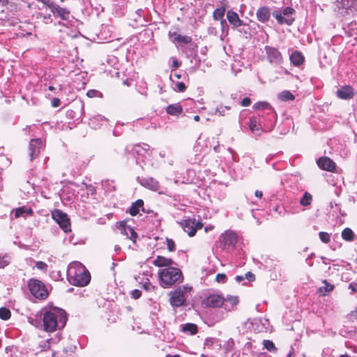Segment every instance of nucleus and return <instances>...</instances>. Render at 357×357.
I'll list each match as a JSON object with an SVG mask.
<instances>
[{
	"label": "nucleus",
	"mask_w": 357,
	"mask_h": 357,
	"mask_svg": "<svg viewBox=\"0 0 357 357\" xmlns=\"http://www.w3.org/2000/svg\"><path fill=\"white\" fill-rule=\"evenodd\" d=\"M143 206H144V202L142 199H137L135 203H133L131 206L129 208V213L132 215V216H135L136 215L139 211V209L142 208V210L144 211V208H143Z\"/></svg>",
	"instance_id": "27"
},
{
	"label": "nucleus",
	"mask_w": 357,
	"mask_h": 357,
	"mask_svg": "<svg viewBox=\"0 0 357 357\" xmlns=\"http://www.w3.org/2000/svg\"><path fill=\"white\" fill-rule=\"evenodd\" d=\"M119 229L123 234L126 235L134 243L136 242L137 234L132 227L128 226L125 222H121L119 225Z\"/></svg>",
	"instance_id": "19"
},
{
	"label": "nucleus",
	"mask_w": 357,
	"mask_h": 357,
	"mask_svg": "<svg viewBox=\"0 0 357 357\" xmlns=\"http://www.w3.org/2000/svg\"><path fill=\"white\" fill-rule=\"evenodd\" d=\"M60 104H61V100L57 98H54L52 100V106L53 107H57L60 105Z\"/></svg>",
	"instance_id": "53"
},
{
	"label": "nucleus",
	"mask_w": 357,
	"mask_h": 357,
	"mask_svg": "<svg viewBox=\"0 0 357 357\" xmlns=\"http://www.w3.org/2000/svg\"><path fill=\"white\" fill-rule=\"evenodd\" d=\"M8 0H0V3H1L2 6L8 4Z\"/></svg>",
	"instance_id": "60"
},
{
	"label": "nucleus",
	"mask_w": 357,
	"mask_h": 357,
	"mask_svg": "<svg viewBox=\"0 0 357 357\" xmlns=\"http://www.w3.org/2000/svg\"><path fill=\"white\" fill-rule=\"evenodd\" d=\"M166 357H181L178 354H176V355H167Z\"/></svg>",
	"instance_id": "64"
},
{
	"label": "nucleus",
	"mask_w": 357,
	"mask_h": 357,
	"mask_svg": "<svg viewBox=\"0 0 357 357\" xmlns=\"http://www.w3.org/2000/svg\"><path fill=\"white\" fill-rule=\"evenodd\" d=\"M224 297L218 294H211L206 296L202 301V306L205 307H220L224 304Z\"/></svg>",
	"instance_id": "8"
},
{
	"label": "nucleus",
	"mask_w": 357,
	"mask_h": 357,
	"mask_svg": "<svg viewBox=\"0 0 357 357\" xmlns=\"http://www.w3.org/2000/svg\"><path fill=\"white\" fill-rule=\"evenodd\" d=\"M106 121V118L100 114L93 116L89 119V125L94 129L100 126V123Z\"/></svg>",
	"instance_id": "29"
},
{
	"label": "nucleus",
	"mask_w": 357,
	"mask_h": 357,
	"mask_svg": "<svg viewBox=\"0 0 357 357\" xmlns=\"http://www.w3.org/2000/svg\"><path fill=\"white\" fill-rule=\"evenodd\" d=\"M86 96L89 98L101 97L102 96V93L100 91H97V90L91 89V90H89L87 91Z\"/></svg>",
	"instance_id": "43"
},
{
	"label": "nucleus",
	"mask_w": 357,
	"mask_h": 357,
	"mask_svg": "<svg viewBox=\"0 0 357 357\" xmlns=\"http://www.w3.org/2000/svg\"><path fill=\"white\" fill-rule=\"evenodd\" d=\"M249 128L256 135H260L262 131V126L260 120L255 116H252L249 119Z\"/></svg>",
	"instance_id": "23"
},
{
	"label": "nucleus",
	"mask_w": 357,
	"mask_h": 357,
	"mask_svg": "<svg viewBox=\"0 0 357 357\" xmlns=\"http://www.w3.org/2000/svg\"><path fill=\"white\" fill-rule=\"evenodd\" d=\"M354 89L350 86H343L337 91V96L341 99H351L354 97Z\"/></svg>",
	"instance_id": "20"
},
{
	"label": "nucleus",
	"mask_w": 357,
	"mask_h": 357,
	"mask_svg": "<svg viewBox=\"0 0 357 357\" xmlns=\"http://www.w3.org/2000/svg\"><path fill=\"white\" fill-rule=\"evenodd\" d=\"M176 86L178 92H183L186 89V86L183 82H178L176 84Z\"/></svg>",
	"instance_id": "47"
},
{
	"label": "nucleus",
	"mask_w": 357,
	"mask_h": 357,
	"mask_svg": "<svg viewBox=\"0 0 357 357\" xmlns=\"http://www.w3.org/2000/svg\"><path fill=\"white\" fill-rule=\"evenodd\" d=\"M44 145L41 139L36 138L31 139L29 145V155L31 161L38 157Z\"/></svg>",
	"instance_id": "12"
},
{
	"label": "nucleus",
	"mask_w": 357,
	"mask_h": 357,
	"mask_svg": "<svg viewBox=\"0 0 357 357\" xmlns=\"http://www.w3.org/2000/svg\"><path fill=\"white\" fill-rule=\"evenodd\" d=\"M263 345L268 351H276V347H275L274 343L271 340H264L263 342Z\"/></svg>",
	"instance_id": "41"
},
{
	"label": "nucleus",
	"mask_w": 357,
	"mask_h": 357,
	"mask_svg": "<svg viewBox=\"0 0 357 357\" xmlns=\"http://www.w3.org/2000/svg\"><path fill=\"white\" fill-rule=\"evenodd\" d=\"M227 19L232 28L236 29L243 24V21L240 19L238 15L232 10L227 12Z\"/></svg>",
	"instance_id": "18"
},
{
	"label": "nucleus",
	"mask_w": 357,
	"mask_h": 357,
	"mask_svg": "<svg viewBox=\"0 0 357 357\" xmlns=\"http://www.w3.org/2000/svg\"><path fill=\"white\" fill-rule=\"evenodd\" d=\"M268 61L274 65H280L283 63V56L281 52L275 47L266 45L264 47Z\"/></svg>",
	"instance_id": "10"
},
{
	"label": "nucleus",
	"mask_w": 357,
	"mask_h": 357,
	"mask_svg": "<svg viewBox=\"0 0 357 357\" xmlns=\"http://www.w3.org/2000/svg\"><path fill=\"white\" fill-rule=\"evenodd\" d=\"M191 287H179L174 291H172L169 293V303L172 306L174 307H178L185 304V294L187 290H190Z\"/></svg>",
	"instance_id": "5"
},
{
	"label": "nucleus",
	"mask_w": 357,
	"mask_h": 357,
	"mask_svg": "<svg viewBox=\"0 0 357 357\" xmlns=\"http://www.w3.org/2000/svg\"><path fill=\"white\" fill-rule=\"evenodd\" d=\"M142 149H143L144 151L147 152L150 150V146L146 144H143L142 145Z\"/></svg>",
	"instance_id": "56"
},
{
	"label": "nucleus",
	"mask_w": 357,
	"mask_h": 357,
	"mask_svg": "<svg viewBox=\"0 0 357 357\" xmlns=\"http://www.w3.org/2000/svg\"><path fill=\"white\" fill-rule=\"evenodd\" d=\"M253 108L255 109H264V111L260 113L259 116L263 117L264 115H266L270 121H275V113L267 102H257L253 105Z\"/></svg>",
	"instance_id": "14"
},
{
	"label": "nucleus",
	"mask_w": 357,
	"mask_h": 357,
	"mask_svg": "<svg viewBox=\"0 0 357 357\" xmlns=\"http://www.w3.org/2000/svg\"><path fill=\"white\" fill-rule=\"evenodd\" d=\"M216 281L218 282H225L226 280H227V276L224 273H218L217 275H216V278H215Z\"/></svg>",
	"instance_id": "46"
},
{
	"label": "nucleus",
	"mask_w": 357,
	"mask_h": 357,
	"mask_svg": "<svg viewBox=\"0 0 357 357\" xmlns=\"http://www.w3.org/2000/svg\"><path fill=\"white\" fill-rule=\"evenodd\" d=\"M231 107L229 106H223L220 105L214 109V111L211 112V114L224 116L226 115V112L229 111Z\"/></svg>",
	"instance_id": "32"
},
{
	"label": "nucleus",
	"mask_w": 357,
	"mask_h": 357,
	"mask_svg": "<svg viewBox=\"0 0 357 357\" xmlns=\"http://www.w3.org/2000/svg\"><path fill=\"white\" fill-rule=\"evenodd\" d=\"M36 267L39 270L46 271L47 268V265L43 261H38L36 263Z\"/></svg>",
	"instance_id": "44"
},
{
	"label": "nucleus",
	"mask_w": 357,
	"mask_h": 357,
	"mask_svg": "<svg viewBox=\"0 0 357 357\" xmlns=\"http://www.w3.org/2000/svg\"><path fill=\"white\" fill-rule=\"evenodd\" d=\"M47 7L55 17H59L62 20L69 21L70 17V12L69 10L62 8L54 3H48Z\"/></svg>",
	"instance_id": "13"
},
{
	"label": "nucleus",
	"mask_w": 357,
	"mask_h": 357,
	"mask_svg": "<svg viewBox=\"0 0 357 357\" xmlns=\"http://www.w3.org/2000/svg\"><path fill=\"white\" fill-rule=\"evenodd\" d=\"M317 162L319 168L324 170L328 172H334L335 170V163L328 157H321Z\"/></svg>",
	"instance_id": "17"
},
{
	"label": "nucleus",
	"mask_w": 357,
	"mask_h": 357,
	"mask_svg": "<svg viewBox=\"0 0 357 357\" xmlns=\"http://www.w3.org/2000/svg\"><path fill=\"white\" fill-rule=\"evenodd\" d=\"M220 242L223 250L230 252L235 248L237 243V236L233 231H226L220 236Z\"/></svg>",
	"instance_id": "7"
},
{
	"label": "nucleus",
	"mask_w": 357,
	"mask_h": 357,
	"mask_svg": "<svg viewBox=\"0 0 357 357\" xmlns=\"http://www.w3.org/2000/svg\"><path fill=\"white\" fill-rule=\"evenodd\" d=\"M220 24L222 32H224L225 29L228 30V25L225 20H221Z\"/></svg>",
	"instance_id": "54"
},
{
	"label": "nucleus",
	"mask_w": 357,
	"mask_h": 357,
	"mask_svg": "<svg viewBox=\"0 0 357 357\" xmlns=\"http://www.w3.org/2000/svg\"><path fill=\"white\" fill-rule=\"evenodd\" d=\"M255 195L258 198H261L263 196V192L260 190H256L255 192Z\"/></svg>",
	"instance_id": "57"
},
{
	"label": "nucleus",
	"mask_w": 357,
	"mask_h": 357,
	"mask_svg": "<svg viewBox=\"0 0 357 357\" xmlns=\"http://www.w3.org/2000/svg\"><path fill=\"white\" fill-rule=\"evenodd\" d=\"M167 246L169 251H174L175 250V243L173 240L167 238Z\"/></svg>",
	"instance_id": "45"
},
{
	"label": "nucleus",
	"mask_w": 357,
	"mask_h": 357,
	"mask_svg": "<svg viewBox=\"0 0 357 357\" xmlns=\"http://www.w3.org/2000/svg\"><path fill=\"white\" fill-rule=\"evenodd\" d=\"M250 103H251V100L249 98H244L241 102V105L243 107L249 106L250 105Z\"/></svg>",
	"instance_id": "51"
},
{
	"label": "nucleus",
	"mask_w": 357,
	"mask_h": 357,
	"mask_svg": "<svg viewBox=\"0 0 357 357\" xmlns=\"http://www.w3.org/2000/svg\"><path fill=\"white\" fill-rule=\"evenodd\" d=\"M37 18L41 20L45 24H50L52 22L50 14H44L40 13H38Z\"/></svg>",
	"instance_id": "38"
},
{
	"label": "nucleus",
	"mask_w": 357,
	"mask_h": 357,
	"mask_svg": "<svg viewBox=\"0 0 357 357\" xmlns=\"http://www.w3.org/2000/svg\"><path fill=\"white\" fill-rule=\"evenodd\" d=\"M312 200V195L309 192H305L300 200V204L303 206H307L311 204Z\"/></svg>",
	"instance_id": "36"
},
{
	"label": "nucleus",
	"mask_w": 357,
	"mask_h": 357,
	"mask_svg": "<svg viewBox=\"0 0 357 357\" xmlns=\"http://www.w3.org/2000/svg\"><path fill=\"white\" fill-rule=\"evenodd\" d=\"M141 291L138 289H135L131 293L132 297L135 299L139 298L141 296Z\"/></svg>",
	"instance_id": "50"
},
{
	"label": "nucleus",
	"mask_w": 357,
	"mask_h": 357,
	"mask_svg": "<svg viewBox=\"0 0 357 357\" xmlns=\"http://www.w3.org/2000/svg\"><path fill=\"white\" fill-rule=\"evenodd\" d=\"M139 183L144 187L153 190L158 191L160 189L159 182L152 177L137 178Z\"/></svg>",
	"instance_id": "16"
},
{
	"label": "nucleus",
	"mask_w": 357,
	"mask_h": 357,
	"mask_svg": "<svg viewBox=\"0 0 357 357\" xmlns=\"http://www.w3.org/2000/svg\"><path fill=\"white\" fill-rule=\"evenodd\" d=\"M289 60L292 65L296 67L301 66L305 61V57L302 52L295 50L289 56Z\"/></svg>",
	"instance_id": "22"
},
{
	"label": "nucleus",
	"mask_w": 357,
	"mask_h": 357,
	"mask_svg": "<svg viewBox=\"0 0 357 357\" xmlns=\"http://www.w3.org/2000/svg\"><path fill=\"white\" fill-rule=\"evenodd\" d=\"M248 281H254L255 280V275L251 272H247L244 276Z\"/></svg>",
	"instance_id": "49"
},
{
	"label": "nucleus",
	"mask_w": 357,
	"mask_h": 357,
	"mask_svg": "<svg viewBox=\"0 0 357 357\" xmlns=\"http://www.w3.org/2000/svg\"><path fill=\"white\" fill-rule=\"evenodd\" d=\"M337 7L339 12L343 15H354L357 12V0H340Z\"/></svg>",
	"instance_id": "11"
},
{
	"label": "nucleus",
	"mask_w": 357,
	"mask_h": 357,
	"mask_svg": "<svg viewBox=\"0 0 357 357\" xmlns=\"http://www.w3.org/2000/svg\"><path fill=\"white\" fill-rule=\"evenodd\" d=\"M244 276H242V275H237L236 277V282H241V281H243L244 280Z\"/></svg>",
	"instance_id": "58"
},
{
	"label": "nucleus",
	"mask_w": 357,
	"mask_h": 357,
	"mask_svg": "<svg viewBox=\"0 0 357 357\" xmlns=\"http://www.w3.org/2000/svg\"><path fill=\"white\" fill-rule=\"evenodd\" d=\"M225 301L222 307L227 311L233 310L234 307L238 303L237 296L228 295L226 298L224 297Z\"/></svg>",
	"instance_id": "25"
},
{
	"label": "nucleus",
	"mask_w": 357,
	"mask_h": 357,
	"mask_svg": "<svg viewBox=\"0 0 357 357\" xmlns=\"http://www.w3.org/2000/svg\"><path fill=\"white\" fill-rule=\"evenodd\" d=\"M150 285H151L150 282H146V283H145V284H144V287L146 289H149V286H150Z\"/></svg>",
	"instance_id": "61"
},
{
	"label": "nucleus",
	"mask_w": 357,
	"mask_h": 357,
	"mask_svg": "<svg viewBox=\"0 0 357 357\" xmlns=\"http://www.w3.org/2000/svg\"><path fill=\"white\" fill-rule=\"evenodd\" d=\"M133 151H135L139 155L142 154L143 149H142V145H140V144L135 145Z\"/></svg>",
	"instance_id": "52"
},
{
	"label": "nucleus",
	"mask_w": 357,
	"mask_h": 357,
	"mask_svg": "<svg viewBox=\"0 0 357 357\" xmlns=\"http://www.w3.org/2000/svg\"><path fill=\"white\" fill-rule=\"evenodd\" d=\"M278 98L282 101H290L294 100L295 96L289 91H283L278 94Z\"/></svg>",
	"instance_id": "33"
},
{
	"label": "nucleus",
	"mask_w": 357,
	"mask_h": 357,
	"mask_svg": "<svg viewBox=\"0 0 357 357\" xmlns=\"http://www.w3.org/2000/svg\"><path fill=\"white\" fill-rule=\"evenodd\" d=\"M153 264L158 267H170L172 266L174 261L172 259L162 256H158L153 261Z\"/></svg>",
	"instance_id": "24"
},
{
	"label": "nucleus",
	"mask_w": 357,
	"mask_h": 357,
	"mask_svg": "<svg viewBox=\"0 0 357 357\" xmlns=\"http://www.w3.org/2000/svg\"><path fill=\"white\" fill-rule=\"evenodd\" d=\"M225 14V8L222 6L215 9L213 13V17L215 20H223V17Z\"/></svg>",
	"instance_id": "34"
},
{
	"label": "nucleus",
	"mask_w": 357,
	"mask_h": 357,
	"mask_svg": "<svg viewBox=\"0 0 357 357\" xmlns=\"http://www.w3.org/2000/svg\"><path fill=\"white\" fill-rule=\"evenodd\" d=\"M160 284L164 288H168L176 282L183 281L182 272L180 269L170 266L163 268L158 271Z\"/></svg>",
	"instance_id": "3"
},
{
	"label": "nucleus",
	"mask_w": 357,
	"mask_h": 357,
	"mask_svg": "<svg viewBox=\"0 0 357 357\" xmlns=\"http://www.w3.org/2000/svg\"><path fill=\"white\" fill-rule=\"evenodd\" d=\"M294 351V349L292 347H291V351H289V353L287 355L286 357H291V354Z\"/></svg>",
	"instance_id": "62"
},
{
	"label": "nucleus",
	"mask_w": 357,
	"mask_h": 357,
	"mask_svg": "<svg viewBox=\"0 0 357 357\" xmlns=\"http://www.w3.org/2000/svg\"><path fill=\"white\" fill-rule=\"evenodd\" d=\"M31 294L36 299L45 300L49 296V290L46 284L41 280L31 278L27 282Z\"/></svg>",
	"instance_id": "4"
},
{
	"label": "nucleus",
	"mask_w": 357,
	"mask_h": 357,
	"mask_svg": "<svg viewBox=\"0 0 357 357\" xmlns=\"http://www.w3.org/2000/svg\"><path fill=\"white\" fill-rule=\"evenodd\" d=\"M342 238L346 241H353L355 234L351 229L347 227L344 229L341 234Z\"/></svg>",
	"instance_id": "31"
},
{
	"label": "nucleus",
	"mask_w": 357,
	"mask_h": 357,
	"mask_svg": "<svg viewBox=\"0 0 357 357\" xmlns=\"http://www.w3.org/2000/svg\"><path fill=\"white\" fill-rule=\"evenodd\" d=\"M172 36L174 37V42L178 44H188L192 42V38L188 36H182L176 32L172 33Z\"/></svg>",
	"instance_id": "26"
},
{
	"label": "nucleus",
	"mask_w": 357,
	"mask_h": 357,
	"mask_svg": "<svg viewBox=\"0 0 357 357\" xmlns=\"http://www.w3.org/2000/svg\"><path fill=\"white\" fill-rule=\"evenodd\" d=\"M321 259H322V261H323V263H324V264H329V262H330V261H331L330 259H327V258H326V257H321Z\"/></svg>",
	"instance_id": "59"
},
{
	"label": "nucleus",
	"mask_w": 357,
	"mask_h": 357,
	"mask_svg": "<svg viewBox=\"0 0 357 357\" xmlns=\"http://www.w3.org/2000/svg\"><path fill=\"white\" fill-rule=\"evenodd\" d=\"M257 20L262 22L265 23L268 21L271 16V11L268 7L262 6L260 7L256 13Z\"/></svg>",
	"instance_id": "21"
},
{
	"label": "nucleus",
	"mask_w": 357,
	"mask_h": 357,
	"mask_svg": "<svg viewBox=\"0 0 357 357\" xmlns=\"http://www.w3.org/2000/svg\"><path fill=\"white\" fill-rule=\"evenodd\" d=\"M69 282L75 286L84 287L91 280L89 272L79 262L74 261L69 264L67 270Z\"/></svg>",
	"instance_id": "2"
},
{
	"label": "nucleus",
	"mask_w": 357,
	"mask_h": 357,
	"mask_svg": "<svg viewBox=\"0 0 357 357\" xmlns=\"http://www.w3.org/2000/svg\"><path fill=\"white\" fill-rule=\"evenodd\" d=\"M183 332H188L191 335H195L197 333V326L195 324H186L183 325L182 328Z\"/></svg>",
	"instance_id": "35"
},
{
	"label": "nucleus",
	"mask_w": 357,
	"mask_h": 357,
	"mask_svg": "<svg viewBox=\"0 0 357 357\" xmlns=\"http://www.w3.org/2000/svg\"><path fill=\"white\" fill-rule=\"evenodd\" d=\"M319 236L320 240L324 243H328L331 241V235L327 232L320 231Z\"/></svg>",
	"instance_id": "42"
},
{
	"label": "nucleus",
	"mask_w": 357,
	"mask_h": 357,
	"mask_svg": "<svg viewBox=\"0 0 357 357\" xmlns=\"http://www.w3.org/2000/svg\"><path fill=\"white\" fill-rule=\"evenodd\" d=\"M10 311L6 307L0 308V318L3 320H8L10 317Z\"/></svg>",
	"instance_id": "39"
},
{
	"label": "nucleus",
	"mask_w": 357,
	"mask_h": 357,
	"mask_svg": "<svg viewBox=\"0 0 357 357\" xmlns=\"http://www.w3.org/2000/svg\"><path fill=\"white\" fill-rule=\"evenodd\" d=\"M349 289L351 290V294H354L357 291V282H352L349 284Z\"/></svg>",
	"instance_id": "48"
},
{
	"label": "nucleus",
	"mask_w": 357,
	"mask_h": 357,
	"mask_svg": "<svg viewBox=\"0 0 357 357\" xmlns=\"http://www.w3.org/2000/svg\"><path fill=\"white\" fill-rule=\"evenodd\" d=\"M52 218L59 225L64 232L70 231V220L67 214L61 210L56 209L52 213Z\"/></svg>",
	"instance_id": "9"
},
{
	"label": "nucleus",
	"mask_w": 357,
	"mask_h": 357,
	"mask_svg": "<svg viewBox=\"0 0 357 357\" xmlns=\"http://www.w3.org/2000/svg\"><path fill=\"white\" fill-rule=\"evenodd\" d=\"M45 331L53 333L63 329L67 321L66 312L61 308L43 309L41 312Z\"/></svg>",
	"instance_id": "1"
},
{
	"label": "nucleus",
	"mask_w": 357,
	"mask_h": 357,
	"mask_svg": "<svg viewBox=\"0 0 357 357\" xmlns=\"http://www.w3.org/2000/svg\"><path fill=\"white\" fill-rule=\"evenodd\" d=\"M33 213V211L30 208H27L26 206H22L17 208L15 212V217L19 218V217H24L26 218L28 215H31Z\"/></svg>",
	"instance_id": "30"
},
{
	"label": "nucleus",
	"mask_w": 357,
	"mask_h": 357,
	"mask_svg": "<svg viewBox=\"0 0 357 357\" xmlns=\"http://www.w3.org/2000/svg\"><path fill=\"white\" fill-rule=\"evenodd\" d=\"M181 225L184 231L187 232L188 236L191 237L195 234L197 229L202 228V223L199 222H196L195 219H188L183 220Z\"/></svg>",
	"instance_id": "15"
},
{
	"label": "nucleus",
	"mask_w": 357,
	"mask_h": 357,
	"mask_svg": "<svg viewBox=\"0 0 357 357\" xmlns=\"http://www.w3.org/2000/svg\"><path fill=\"white\" fill-rule=\"evenodd\" d=\"M294 13V9L291 7L288 6L284 8L282 12H280L279 10L274 11L273 13V15L276 19L279 24L291 25L294 22V18L291 17V15Z\"/></svg>",
	"instance_id": "6"
},
{
	"label": "nucleus",
	"mask_w": 357,
	"mask_h": 357,
	"mask_svg": "<svg viewBox=\"0 0 357 357\" xmlns=\"http://www.w3.org/2000/svg\"><path fill=\"white\" fill-rule=\"evenodd\" d=\"M180 66H181V62H179L177 59H174L173 63H172V67L174 69H176L178 67H180Z\"/></svg>",
	"instance_id": "55"
},
{
	"label": "nucleus",
	"mask_w": 357,
	"mask_h": 357,
	"mask_svg": "<svg viewBox=\"0 0 357 357\" xmlns=\"http://www.w3.org/2000/svg\"><path fill=\"white\" fill-rule=\"evenodd\" d=\"M323 283L325 284L324 287H320L319 291L321 292H324V294L329 293L332 291L334 289V285L328 283L326 280L323 281Z\"/></svg>",
	"instance_id": "37"
},
{
	"label": "nucleus",
	"mask_w": 357,
	"mask_h": 357,
	"mask_svg": "<svg viewBox=\"0 0 357 357\" xmlns=\"http://www.w3.org/2000/svg\"><path fill=\"white\" fill-rule=\"evenodd\" d=\"M166 111L170 115L178 116L182 113L183 108L179 104H172L167 107Z\"/></svg>",
	"instance_id": "28"
},
{
	"label": "nucleus",
	"mask_w": 357,
	"mask_h": 357,
	"mask_svg": "<svg viewBox=\"0 0 357 357\" xmlns=\"http://www.w3.org/2000/svg\"><path fill=\"white\" fill-rule=\"evenodd\" d=\"M114 250H115L116 252H119V251H120V250H121V248H120V246H119V245H115V247H114Z\"/></svg>",
	"instance_id": "63"
},
{
	"label": "nucleus",
	"mask_w": 357,
	"mask_h": 357,
	"mask_svg": "<svg viewBox=\"0 0 357 357\" xmlns=\"http://www.w3.org/2000/svg\"><path fill=\"white\" fill-rule=\"evenodd\" d=\"M9 263V257L6 254H0V268H4L5 266H8Z\"/></svg>",
	"instance_id": "40"
}]
</instances>
